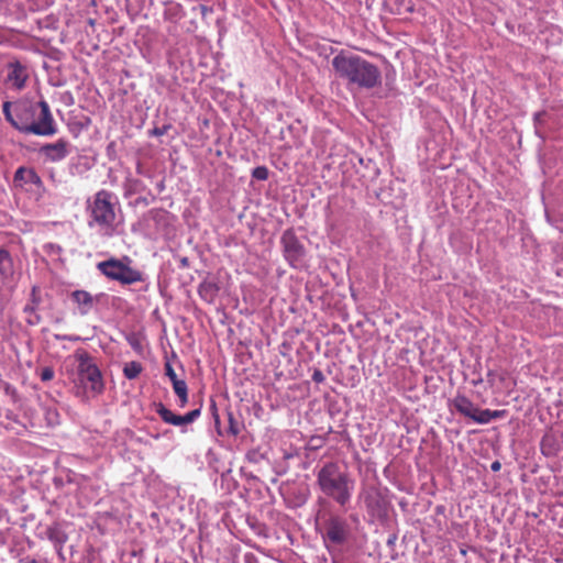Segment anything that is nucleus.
Instances as JSON below:
<instances>
[{
    "instance_id": "22",
    "label": "nucleus",
    "mask_w": 563,
    "mask_h": 563,
    "mask_svg": "<svg viewBox=\"0 0 563 563\" xmlns=\"http://www.w3.org/2000/svg\"><path fill=\"white\" fill-rule=\"evenodd\" d=\"M12 103L10 101H5L2 104V111L5 120L15 129L16 120H18V104H15L13 112L11 111Z\"/></svg>"
},
{
    "instance_id": "14",
    "label": "nucleus",
    "mask_w": 563,
    "mask_h": 563,
    "mask_svg": "<svg viewBox=\"0 0 563 563\" xmlns=\"http://www.w3.org/2000/svg\"><path fill=\"white\" fill-rule=\"evenodd\" d=\"M14 183L21 187L27 184L34 185L37 188L43 187V181L35 169L24 166H21L15 170Z\"/></svg>"
},
{
    "instance_id": "28",
    "label": "nucleus",
    "mask_w": 563,
    "mask_h": 563,
    "mask_svg": "<svg viewBox=\"0 0 563 563\" xmlns=\"http://www.w3.org/2000/svg\"><path fill=\"white\" fill-rule=\"evenodd\" d=\"M168 213L162 209H152L148 211V217H151L155 221L165 220Z\"/></svg>"
},
{
    "instance_id": "15",
    "label": "nucleus",
    "mask_w": 563,
    "mask_h": 563,
    "mask_svg": "<svg viewBox=\"0 0 563 563\" xmlns=\"http://www.w3.org/2000/svg\"><path fill=\"white\" fill-rule=\"evenodd\" d=\"M358 498L365 504V507L369 514H377L382 508L380 495L374 487L363 489L360 493Z\"/></svg>"
},
{
    "instance_id": "1",
    "label": "nucleus",
    "mask_w": 563,
    "mask_h": 563,
    "mask_svg": "<svg viewBox=\"0 0 563 563\" xmlns=\"http://www.w3.org/2000/svg\"><path fill=\"white\" fill-rule=\"evenodd\" d=\"M316 477L320 492L346 510L355 490V479L347 470L338 462L329 461L319 467Z\"/></svg>"
},
{
    "instance_id": "16",
    "label": "nucleus",
    "mask_w": 563,
    "mask_h": 563,
    "mask_svg": "<svg viewBox=\"0 0 563 563\" xmlns=\"http://www.w3.org/2000/svg\"><path fill=\"white\" fill-rule=\"evenodd\" d=\"M453 406L460 415L472 420L477 410V406L464 395H457L453 399Z\"/></svg>"
},
{
    "instance_id": "11",
    "label": "nucleus",
    "mask_w": 563,
    "mask_h": 563,
    "mask_svg": "<svg viewBox=\"0 0 563 563\" xmlns=\"http://www.w3.org/2000/svg\"><path fill=\"white\" fill-rule=\"evenodd\" d=\"M40 155L51 163L65 159L70 153V143L65 139H58L54 143H46L38 148Z\"/></svg>"
},
{
    "instance_id": "17",
    "label": "nucleus",
    "mask_w": 563,
    "mask_h": 563,
    "mask_svg": "<svg viewBox=\"0 0 563 563\" xmlns=\"http://www.w3.org/2000/svg\"><path fill=\"white\" fill-rule=\"evenodd\" d=\"M13 261L10 253L0 249V278L2 282H8L13 277Z\"/></svg>"
},
{
    "instance_id": "32",
    "label": "nucleus",
    "mask_w": 563,
    "mask_h": 563,
    "mask_svg": "<svg viewBox=\"0 0 563 563\" xmlns=\"http://www.w3.org/2000/svg\"><path fill=\"white\" fill-rule=\"evenodd\" d=\"M262 457H263V455L256 451H252V452L247 453V460L252 463H257Z\"/></svg>"
},
{
    "instance_id": "36",
    "label": "nucleus",
    "mask_w": 563,
    "mask_h": 563,
    "mask_svg": "<svg viewBox=\"0 0 563 563\" xmlns=\"http://www.w3.org/2000/svg\"><path fill=\"white\" fill-rule=\"evenodd\" d=\"M490 467H492V470H493L494 472H497V471H499V470H500V463L496 461V462H494V463L492 464V466H490Z\"/></svg>"
},
{
    "instance_id": "38",
    "label": "nucleus",
    "mask_w": 563,
    "mask_h": 563,
    "mask_svg": "<svg viewBox=\"0 0 563 563\" xmlns=\"http://www.w3.org/2000/svg\"><path fill=\"white\" fill-rule=\"evenodd\" d=\"M542 115H543V113H542V112H537V113H534V121H536V122H540V121H541Z\"/></svg>"
},
{
    "instance_id": "35",
    "label": "nucleus",
    "mask_w": 563,
    "mask_h": 563,
    "mask_svg": "<svg viewBox=\"0 0 563 563\" xmlns=\"http://www.w3.org/2000/svg\"><path fill=\"white\" fill-rule=\"evenodd\" d=\"M166 131H167V126L155 128L152 133L154 135L162 136V135H164L166 133Z\"/></svg>"
},
{
    "instance_id": "2",
    "label": "nucleus",
    "mask_w": 563,
    "mask_h": 563,
    "mask_svg": "<svg viewBox=\"0 0 563 563\" xmlns=\"http://www.w3.org/2000/svg\"><path fill=\"white\" fill-rule=\"evenodd\" d=\"M331 63L336 76L347 85L371 89L380 81L378 67L358 55L340 52Z\"/></svg>"
},
{
    "instance_id": "25",
    "label": "nucleus",
    "mask_w": 563,
    "mask_h": 563,
    "mask_svg": "<svg viewBox=\"0 0 563 563\" xmlns=\"http://www.w3.org/2000/svg\"><path fill=\"white\" fill-rule=\"evenodd\" d=\"M473 421L479 424H486L492 421V410L490 409H479L477 407L476 413L473 418Z\"/></svg>"
},
{
    "instance_id": "33",
    "label": "nucleus",
    "mask_w": 563,
    "mask_h": 563,
    "mask_svg": "<svg viewBox=\"0 0 563 563\" xmlns=\"http://www.w3.org/2000/svg\"><path fill=\"white\" fill-rule=\"evenodd\" d=\"M56 340H68V341H77L80 338L75 335H67V334H55Z\"/></svg>"
},
{
    "instance_id": "12",
    "label": "nucleus",
    "mask_w": 563,
    "mask_h": 563,
    "mask_svg": "<svg viewBox=\"0 0 563 563\" xmlns=\"http://www.w3.org/2000/svg\"><path fill=\"white\" fill-rule=\"evenodd\" d=\"M156 412L165 423L176 427H184L186 424L192 423L196 419L199 418L201 413L200 408H198L187 412L184 416H179L166 408L162 402L156 405Z\"/></svg>"
},
{
    "instance_id": "10",
    "label": "nucleus",
    "mask_w": 563,
    "mask_h": 563,
    "mask_svg": "<svg viewBox=\"0 0 563 563\" xmlns=\"http://www.w3.org/2000/svg\"><path fill=\"white\" fill-rule=\"evenodd\" d=\"M29 70L25 65L19 60L9 62L7 65L5 85L15 91H21L26 85Z\"/></svg>"
},
{
    "instance_id": "40",
    "label": "nucleus",
    "mask_w": 563,
    "mask_h": 563,
    "mask_svg": "<svg viewBox=\"0 0 563 563\" xmlns=\"http://www.w3.org/2000/svg\"><path fill=\"white\" fill-rule=\"evenodd\" d=\"M27 563H38L36 560H30Z\"/></svg>"
},
{
    "instance_id": "8",
    "label": "nucleus",
    "mask_w": 563,
    "mask_h": 563,
    "mask_svg": "<svg viewBox=\"0 0 563 563\" xmlns=\"http://www.w3.org/2000/svg\"><path fill=\"white\" fill-rule=\"evenodd\" d=\"M284 256L294 268H301L305 265V247L291 230H286L280 239Z\"/></svg>"
},
{
    "instance_id": "31",
    "label": "nucleus",
    "mask_w": 563,
    "mask_h": 563,
    "mask_svg": "<svg viewBox=\"0 0 563 563\" xmlns=\"http://www.w3.org/2000/svg\"><path fill=\"white\" fill-rule=\"evenodd\" d=\"M311 378L317 384L323 383L325 379L324 374L320 369H314Z\"/></svg>"
},
{
    "instance_id": "34",
    "label": "nucleus",
    "mask_w": 563,
    "mask_h": 563,
    "mask_svg": "<svg viewBox=\"0 0 563 563\" xmlns=\"http://www.w3.org/2000/svg\"><path fill=\"white\" fill-rule=\"evenodd\" d=\"M506 415V410H492V420L503 418Z\"/></svg>"
},
{
    "instance_id": "13",
    "label": "nucleus",
    "mask_w": 563,
    "mask_h": 563,
    "mask_svg": "<svg viewBox=\"0 0 563 563\" xmlns=\"http://www.w3.org/2000/svg\"><path fill=\"white\" fill-rule=\"evenodd\" d=\"M40 537L48 539L57 552L62 551L64 544L68 540L67 533L58 522L46 526L43 531L40 532Z\"/></svg>"
},
{
    "instance_id": "30",
    "label": "nucleus",
    "mask_w": 563,
    "mask_h": 563,
    "mask_svg": "<svg viewBox=\"0 0 563 563\" xmlns=\"http://www.w3.org/2000/svg\"><path fill=\"white\" fill-rule=\"evenodd\" d=\"M165 375L169 378L172 384L176 380H178V377L173 368V366L169 363L165 364Z\"/></svg>"
},
{
    "instance_id": "24",
    "label": "nucleus",
    "mask_w": 563,
    "mask_h": 563,
    "mask_svg": "<svg viewBox=\"0 0 563 563\" xmlns=\"http://www.w3.org/2000/svg\"><path fill=\"white\" fill-rule=\"evenodd\" d=\"M229 427L227 432L233 437H236L241 432V422L234 417L231 411H228Z\"/></svg>"
},
{
    "instance_id": "6",
    "label": "nucleus",
    "mask_w": 563,
    "mask_h": 563,
    "mask_svg": "<svg viewBox=\"0 0 563 563\" xmlns=\"http://www.w3.org/2000/svg\"><path fill=\"white\" fill-rule=\"evenodd\" d=\"M74 357L78 363L74 379L76 387L84 393L101 394L104 388L102 375L90 354L84 349H78Z\"/></svg>"
},
{
    "instance_id": "37",
    "label": "nucleus",
    "mask_w": 563,
    "mask_h": 563,
    "mask_svg": "<svg viewBox=\"0 0 563 563\" xmlns=\"http://www.w3.org/2000/svg\"><path fill=\"white\" fill-rule=\"evenodd\" d=\"M188 265H189V261H188V258H187V257H183V258L180 260V266H181V267H188Z\"/></svg>"
},
{
    "instance_id": "18",
    "label": "nucleus",
    "mask_w": 563,
    "mask_h": 563,
    "mask_svg": "<svg viewBox=\"0 0 563 563\" xmlns=\"http://www.w3.org/2000/svg\"><path fill=\"white\" fill-rule=\"evenodd\" d=\"M218 292L219 287L214 282L203 280L198 286V294L200 298L208 303H212L216 300Z\"/></svg>"
},
{
    "instance_id": "26",
    "label": "nucleus",
    "mask_w": 563,
    "mask_h": 563,
    "mask_svg": "<svg viewBox=\"0 0 563 563\" xmlns=\"http://www.w3.org/2000/svg\"><path fill=\"white\" fill-rule=\"evenodd\" d=\"M252 177L257 180H266L268 178V169L265 166H257L252 172Z\"/></svg>"
},
{
    "instance_id": "19",
    "label": "nucleus",
    "mask_w": 563,
    "mask_h": 563,
    "mask_svg": "<svg viewBox=\"0 0 563 563\" xmlns=\"http://www.w3.org/2000/svg\"><path fill=\"white\" fill-rule=\"evenodd\" d=\"M124 196L131 197L144 189V184L134 177H126L123 184Z\"/></svg>"
},
{
    "instance_id": "7",
    "label": "nucleus",
    "mask_w": 563,
    "mask_h": 563,
    "mask_svg": "<svg viewBox=\"0 0 563 563\" xmlns=\"http://www.w3.org/2000/svg\"><path fill=\"white\" fill-rule=\"evenodd\" d=\"M131 258L124 256L122 258L111 257L97 264L98 271L108 279L115 280L121 285H133L136 283H145L146 275L140 269L131 266Z\"/></svg>"
},
{
    "instance_id": "23",
    "label": "nucleus",
    "mask_w": 563,
    "mask_h": 563,
    "mask_svg": "<svg viewBox=\"0 0 563 563\" xmlns=\"http://www.w3.org/2000/svg\"><path fill=\"white\" fill-rule=\"evenodd\" d=\"M541 451L544 455L551 456L556 454V446L554 444V439L552 435H544L541 440Z\"/></svg>"
},
{
    "instance_id": "3",
    "label": "nucleus",
    "mask_w": 563,
    "mask_h": 563,
    "mask_svg": "<svg viewBox=\"0 0 563 563\" xmlns=\"http://www.w3.org/2000/svg\"><path fill=\"white\" fill-rule=\"evenodd\" d=\"M358 523L355 514L344 515L330 511L321 517L319 533L327 551L335 558L354 539V525Z\"/></svg>"
},
{
    "instance_id": "5",
    "label": "nucleus",
    "mask_w": 563,
    "mask_h": 563,
    "mask_svg": "<svg viewBox=\"0 0 563 563\" xmlns=\"http://www.w3.org/2000/svg\"><path fill=\"white\" fill-rule=\"evenodd\" d=\"M114 195L108 190H99L88 207V225L103 238H111L118 232Z\"/></svg>"
},
{
    "instance_id": "39",
    "label": "nucleus",
    "mask_w": 563,
    "mask_h": 563,
    "mask_svg": "<svg viewBox=\"0 0 563 563\" xmlns=\"http://www.w3.org/2000/svg\"><path fill=\"white\" fill-rule=\"evenodd\" d=\"M137 203H144V205H147V199L146 198H139L136 200Z\"/></svg>"
},
{
    "instance_id": "27",
    "label": "nucleus",
    "mask_w": 563,
    "mask_h": 563,
    "mask_svg": "<svg viewBox=\"0 0 563 563\" xmlns=\"http://www.w3.org/2000/svg\"><path fill=\"white\" fill-rule=\"evenodd\" d=\"M210 412H211L212 418L214 420V426L217 428L218 434L222 435V432H221V429H220V417H219L217 404H216L214 400H211Z\"/></svg>"
},
{
    "instance_id": "20",
    "label": "nucleus",
    "mask_w": 563,
    "mask_h": 563,
    "mask_svg": "<svg viewBox=\"0 0 563 563\" xmlns=\"http://www.w3.org/2000/svg\"><path fill=\"white\" fill-rule=\"evenodd\" d=\"M173 389L179 398V406L185 407L188 402V389L186 382L183 379L174 382Z\"/></svg>"
},
{
    "instance_id": "21",
    "label": "nucleus",
    "mask_w": 563,
    "mask_h": 563,
    "mask_svg": "<svg viewBox=\"0 0 563 563\" xmlns=\"http://www.w3.org/2000/svg\"><path fill=\"white\" fill-rule=\"evenodd\" d=\"M143 369V366L140 362L131 361L125 363L123 367V374L128 379L136 378Z\"/></svg>"
},
{
    "instance_id": "29",
    "label": "nucleus",
    "mask_w": 563,
    "mask_h": 563,
    "mask_svg": "<svg viewBox=\"0 0 563 563\" xmlns=\"http://www.w3.org/2000/svg\"><path fill=\"white\" fill-rule=\"evenodd\" d=\"M40 377L43 382H48L54 378V369L52 367H43L40 373Z\"/></svg>"
},
{
    "instance_id": "4",
    "label": "nucleus",
    "mask_w": 563,
    "mask_h": 563,
    "mask_svg": "<svg viewBox=\"0 0 563 563\" xmlns=\"http://www.w3.org/2000/svg\"><path fill=\"white\" fill-rule=\"evenodd\" d=\"M15 129L22 133L38 136H53L57 133V124L45 100L36 104L18 103Z\"/></svg>"
},
{
    "instance_id": "9",
    "label": "nucleus",
    "mask_w": 563,
    "mask_h": 563,
    "mask_svg": "<svg viewBox=\"0 0 563 563\" xmlns=\"http://www.w3.org/2000/svg\"><path fill=\"white\" fill-rule=\"evenodd\" d=\"M104 296L103 292L92 295L84 289H76L69 295L70 300L76 305L77 313L80 316L89 314Z\"/></svg>"
}]
</instances>
